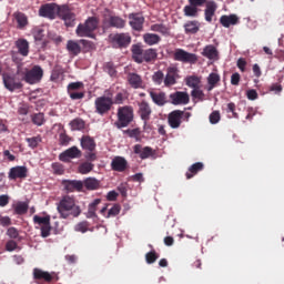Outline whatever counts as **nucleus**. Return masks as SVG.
<instances>
[{"mask_svg":"<svg viewBox=\"0 0 284 284\" xmlns=\"http://www.w3.org/2000/svg\"><path fill=\"white\" fill-rule=\"evenodd\" d=\"M57 210L60 214V219H70V216H73L77 219V216L81 215V206L77 205V200L74 196L64 195L58 203Z\"/></svg>","mask_w":284,"mask_h":284,"instance_id":"obj_1","label":"nucleus"},{"mask_svg":"<svg viewBox=\"0 0 284 284\" xmlns=\"http://www.w3.org/2000/svg\"><path fill=\"white\" fill-rule=\"evenodd\" d=\"M18 74H21L26 83L34 85L43 79V69L40 65H34L32 69L18 67Z\"/></svg>","mask_w":284,"mask_h":284,"instance_id":"obj_2","label":"nucleus"},{"mask_svg":"<svg viewBox=\"0 0 284 284\" xmlns=\"http://www.w3.org/2000/svg\"><path fill=\"white\" fill-rule=\"evenodd\" d=\"M116 118L114 125L118 130L128 128L134 121V108L132 105L119 106Z\"/></svg>","mask_w":284,"mask_h":284,"instance_id":"obj_3","label":"nucleus"},{"mask_svg":"<svg viewBox=\"0 0 284 284\" xmlns=\"http://www.w3.org/2000/svg\"><path fill=\"white\" fill-rule=\"evenodd\" d=\"M132 59L135 61V63H150L152 61L156 60V50L154 49H146L143 50L141 45L133 44L132 49Z\"/></svg>","mask_w":284,"mask_h":284,"instance_id":"obj_4","label":"nucleus"},{"mask_svg":"<svg viewBox=\"0 0 284 284\" xmlns=\"http://www.w3.org/2000/svg\"><path fill=\"white\" fill-rule=\"evenodd\" d=\"M2 83L9 92H17L23 90V77L16 71V73L3 72Z\"/></svg>","mask_w":284,"mask_h":284,"instance_id":"obj_5","label":"nucleus"},{"mask_svg":"<svg viewBox=\"0 0 284 284\" xmlns=\"http://www.w3.org/2000/svg\"><path fill=\"white\" fill-rule=\"evenodd\" d=\"M99 28V18L89 17L84 23H80L75 33L78 37H88L89 39H94V30Z\"/></svg>","mask_w":284,"mask_h":284,"instance_id":"obj_6","label":"nucleus"},{"mask_svg":"<svg viewBox=\"0 0 284 284\" xmlns=\"http://www.w3.org/2000/svg\"><path fill=\"white\" fill-rule=\"evenodd\" d=\"M112 105H114V99H112V97H98L94 101L95 114H100V116H105V114H108L110 110H112Z\"/></svg>","mask_w":284,"mask_h":284,"instance_id":"obj_7","label":"nucleus"},{"mask_svg":"<svg viewBox=\"0 0 284 284\" xmlns=\"http://www.w3.org/2000/svg\"><path fill=\"white\" fill-rule=\"evenodd\" d=\"M109 42L112 48L122 50L132 43V37H130V33H111L109 36Z\"/></svg>","mask_w":284,"mask_h":284,"instance_id":"obj_8","label":"nucleus"},{"mask_svg":"<svg viewBox=\"0 0 284 284\" xmlns=\"http://www.w3.org/2000/svg\"><path fill=\"white\" fill-rule=\"evenodd\" d=\"M173 59L174 61H180L181 63H190L191 65H194V63L199 61L196 53H190L183 49H175L173 52Z\"/></svg>","mask_w":284,"mask_h":284,"instance_id":"obj_9","label":"nucleus"},{"mask_svg":"<svg viewBox=\"0 0 284 284\" xmlns=\"http://www.w3.org/2000/svg\"><path fill=\"white\" fill-rule=\"evenodd\" d=\"M61 12V6L57 3H47L40 7L39 14L40 17H44L45 19L53 20L59 17Z\"/></svg>","mask_w":284,"mask_h":284,"instance_id":"obj_10","label":"nucleus"},{"mask_svg":"<svg viewBox=\"0 0 284 284\" xmlns=\"http://www.w3.org/2000/svg\"><path fill=\"white\" fill-rule=\"evenodd\" d=\"M59 19H62L64 21V24L67 28H73L74 21H77V14L74 12L70 11V7L67 4H62L59 13Z\"/></svg>","mask_w":284,"mask_h":284,"instance_id":"obj_11","label":"nucleus"},{"mask_svg":"<svg viewBox=\"0 0 284 284\" xmlns=\"http://www.w3.org/2000/svg\"><path fill=\"white\" fill-rule=\"evenodd\" d=\"M83 153L77 148V146H71L60 153L59 160L62 161V163H70L72 159H81Z\"/></svg>","mask_w":284,"mask_h":284,"instance_id":"obj_12","label":"nucleus"},{"mask_svg":"<svg viewBox=\"0 0 284 284\" xmlns=\"http://www.w3.org/2000/svg\"><path fill=\"white\" fill-rule=\"evenodd\" d=\"M104 28H115L116 30H123L126 26L125 19L119 16H109L103 20Z\"/></svg>","mask_w":284,"mask_h":284,"instance_id":"obj_13","label":"nucleus"},{"mask_svg":"<svg viewBox=\"0 0 284 284\" xmlns=\"http://www.w3.org/2000/svg\"><path fill=\"white\" fill-rule=\"evenodd\" d=\"M138 114L140 119L144 122V125H148V121H150L152 116V106L148 101L143 100L138 103Z\"/></svg>","mask_w":284,"mask_h":284,"instance_id":"obj_14","label":"nucleus"},{"mask_svg":"<svg viewBox=\"0 0 284 284\" xmlns=\"http://www.w3.org/2000/svg\"><path fill=\"white\" fill-rule=\"evenodd\" d=\"M169 99L173 105H187L190 103V94L183 91L171 93Z\"/></svg>","mask_w":284,"mask_h":284,"instance_id":"obj_15","label":"nucleus"},{"mask_svg":"<svg viewBox=\"0 0 284 284\" xmlns=\"http://www.w3.org/2000/svg\"><path fill=\"white\" fill-rule=\"evenodd\" d=\"M149 95L151 101L158 105L159 108H163V105H168L170 100H168V94L163 91H149Z\"/></svg>","mask_w":284,"mask_h":284,"instance_id":"obj_16","label":"nucleus"},{"mask_svg":"<svg viewBox=\"0 0 284 284\" xmlns=\"http://www.w3.org/2000/svg\"><path fill=\"white\" fill-rule=\"evenodd\" d=\"M179 77V68L169 67L166 69V75L164 77V85L165 88H172V85H176V80Z\"/></svg>","mask_w":284,"mask_h":284,"instance_id":"obj_17","label":"nucleus"},{"mask_svg":"<svg viewBox=\"0 0 284 284\" xmlns=\"http://www.w3.org/2000/svg\"><path fill=\"white\" fill-rule=\"evenodd\" d=\"M183 114L184 111L181 110L172 111L168 116L170 128H172L173 130H178V128H181Z\"/></svg>","mask_w":284,"mask_h":284,"instance_id":"obj_18","label":"nucleus"},{"mask_svg":"<svg viewBox=\"0 0 284 284\" xmlns=\"http://www.w3.org/2000/svg\"><path fill=\"white\" fill-rule=\"evenodd\" d=\"M63 189L65 192H83V181L81 180H63Z\"/></svg>","mask_w":284,"mask_h":284,"instance_id":"obj_19","label":"nucleus"},{"mask_svg":"<svg viewBox=\"0 0 284 284\" xmlns=\"http://www.w3.org/2000/svg\"><path fill=\"white\" fill-rule=\"evenodd\" d=\"M129 24L136 32H141L143 30V23H145V18L141 13H131L129 14Z\"/></svg>","mask_w":284,"mask_h":284,"instance_id":"obj_20","label":"nucleus"},{"mask_svg":"<svg viewBox=\"0 0 284 284\" xmlns=\"http://www.w3.org/2000/svg\"><path fill=\"white\" fill-rule=\"evenodd\" d=\"M28 178V168L26 166H13L9 171L8 179L10 181H17V179H27Z\"/></svg>","mask_w":284,"mask_h":284,"instance_id":"obj_21","label":"nucleus"},{"mask_svg":"<svg viewBox=\"0 0 284 284\" xmlns=\"http://www.w3.org/2000/svg\"><path fill=\"white\" fill-rule=\"evenodd\" d=\"M134 154H138L142 159V161H145V159H150V156H154V149L151 146H144L141 144H135L133 146Z\"/></svg>","mask_w":284,"mask_h":284,"instance_id":"obj_22","label":"nucleus"},{"mask_svg":"<svg viewBox=\"0 0 284 284\" xmlns=\"http://www.w3.org/2000/svg\"><path fill=\"white\" fill-rule=\"evenodd\" d=\"M126 81L134 90L143 89V78L139 73L129 72L126 75Z\"/></svg>","mask_w":284,"mask_h":284,"instance_id":"obj_23","label":"nucleus"},{"mask_svg":"<svg viewBox=\"0 0 284 284\" xmlns=\"http://www.w3.org/2000/svg\"><path fill=\"white\" fill-rule=\"evenodd\" d=\"M111 170L113 172H125L128 170V160L123 156H115L111 161Z\"/></svg>","mask_w":284,"mask_h":284,"instance_id":"obj_24","label":"nucleus"},{"mask_svg":"<svg viewBox=\"0 0 284 284\" xmlns=\"http://www.w3.org/2000/svg\"><path fill=\"white\" fill-rule=\"evenodd\" d=\"M80 144L82 150H87V152H94L97 150V142L94 138L90 135H83L80 140Z\"/></svg>","mask_w":284,"mask_h":284,"instance_id":"obj_25","label":"nucleus"},{"mask_svg":"<svg viewBox=\"0 0 284 284\" xmlns=\"http://www.w3.org/2000/svg\"><path fill=\"white\" fill-rule=\"evenodd\" d=\"M202 57L209 59V61H219V50L213 44L204 47Z\"/></svg>","mask_w":284,"mask_h":284,"instance_id":"obj_26","label":"nucleus"},{"mask_svg":"<svg viewBox=\"0 0 284 284\" xmlns=\"http://www.w3.org/2000/svg\"><path fill=\"white\" fill-rule=\"evenodd\" d=\"M217 8H219V6H216V2H214V0H210L206 2V8L204 10V17H205V21H207V23H212V18L214 17V14H216Z\"/></svg>","mask_w":284,"mask_h":284,"instance_id":"obj_27","label":"nucleus"},{"mask_svg":"<svg viewBox=\"0 0 284 284\" xmlns=\"http://www.w3.org/2000/svg\"><path fill=\"white\" fill-rule=\"evenodd\" d=\"M16 48L21 57H28V54H30V43L23 38L16 41Z\"/></svg>","mask_w":284,"mask_h":284,"instance_id":"obj_28","label":"nucleus"},{"mask_svg":"<svg viewBox=\"0 0 284 284\" xmlns=\"http://www.w3.org/2000/svg\"><path fill=\"white\" fill-rule=\"evenodd\" d=\"M33 278L36 281H44L45 283H52V274H50L47 271L40 270V268H34L33 270Z\"/></svg>","mask_w":284,"mask_h":284,"instance_id":"obj_29","label":"nucleus"},{"mask_svg":"<svg viewBox=\"0 0 284 284\" xmlns=\"http://www.w3.org/2000/svg\"><path fill=\"white\" fill-rule=\"evenodd\" d=\"M220 23L223 28H230V26H239V16L230 14V16H222L220 18Z\"/></svg>","mask_w":284,"mask_h":284,"instance_id":"obj_30","label":"nucleus"},{"mask_svg":"<svg viewBox=\"0 0 284 284\" xmlns=\"http://www.w3.org/2000/svg\"><path fill=\"white\" fill-rule=\"evenodd\" d=\"M82 184L85 190H89V192L99 190L101 187V181H99L97 178H87L82 181Z\"/></svg>","mask_w":284,"mask_h":284,"instance_id":"obj_31","label":"nucleus"},{"mask_svg":"<svg viewBox=\"0 0 284 284\" xmlns=\"http://www.w3.org/2000/svg\"><path fill=\"white\" fill-rule=\"evenodd\" d=\"M204 168L205 165L202 162H196L192 164L185 174L186 179L187 180L193 179L194 176H196V174H199V172H203Z\"/></svg>","mask_w":284,"mask_h":284,"instance_id":"obj_32","label":"nucleus"},{"mask_svg":"<svg viewBox=\"0 0 284 284\" xmlns=\"http://www.w3.org/2000/svg\"><path fill=\"white\" fill-rule=\"evenodd\" d=\"M201 30V23L196 20L187 21L184 24L185 34H196Z\"/></svg>","mask_w":284,"mask_h":284,"instance_id":"obj_33","label":"nucleus"},{"mask_svg":"<svg viewBox=\"0 0 284 284\" xmlns=\"http://www.w3.org/2000/svg\"><path fill=\"white\" fill-rule=\"evenodd\" d=\"M13 17L18 23V30H24L28 26V16L23 12H16Z\"/></svg>","mask_w":284,"mask_h":284,"instance_id":"obj_34","label":"nucleus"},{"mask_svg":"<svg viewBox=\"0 0 284 284\" xmlns=\"http://www.w3.org/2000/svg\"><path fill=\"white\" fill-rule=\"evenodd\" d=\"M67 50L74 57L81 54V45L74 40H69L67 43Z\"/></svg>","mask_w":284,"mask_h":284,"instance_id":"obj_35","label":"nucleus"},{"mask_svg":"<svg viewBox=\"0 0 284 284\" xmlns=\"http://www.w3.org/2000/svg\"><path fill=\"white\" fill-rule=\"evenodd\" d=\"M143 40L148 45H156L161 42V37L156 33H145Z\"/></svg>","mask_w":284,"mask_h":284,"instance_id":"obj_36","label":"nucleus"},{"mask_svg":"<svg viewBox=\"0 0 284 284\" xmlns=\"http://www.w3.org/2000/svg\"><path fill=\"white\" fill-rule=\"evenodd\" d=\"M101 204V199H95L93 202L89 204L88 209V219H94L97 216V207Z\"/></svg>","mask_w":284,"mask_h":284,"instance_id":"obj_37","label":"nucleus"},{"mask_svg":"<svg viewBox=\"0 0 284 284\" xmlns=\"http://www.w3.org/2000/svg\"><path fill=\"white\" fill-rule=\"evenodd\" d=\"M92 170H94V164L91 162H82L79 166H78V172L79 174H90V172H92Z\"/></svg>","mask_w":284,"mask_h":284,"instance_id":"obj_38","label":"nucleus"},{"mask_svg":"<svg viewBox=\"0 0 284 284\" xmlns=\"http://www.w3.org/2000/svg\"><path fill=\"white\" fill-rule=\"evenodd\" d=\"M186 85L195 90L196 88H201V78L196 75H190L186 78Z\"/></svg>","mask_w":284,"mask_h":284,"instance_id":"obj_39","label":"nucleus"},{"mask_svg":"<svg viewBox=\"0 0 284 284\" xmlns=\"http://www.w3.org/2000/svg\"><path fill=\"white\" fill-rule=\"evenodd\" d=\"M219 81H221V75H219L217 73H210L207 78L209 92H211V90H214V88H216V83H219Z\"/></svg>","mask_w":284,"mask_h":284,"instance_id":"obj_40","label":"nucleus"},{"mask_svg":"<svg viewBox=\"0 0 284 284\" xmlns=\"http://www.w3.org/2000/svg\"><path fill=\"white\" fill-rule=\"evenodd\" d=\"M183 12L185 17H199V7L194 4L185 6Z\"/></svg>","mask_w":284,"mask_h":284,"instance_id":"obj_41","label":"nucleus"},{"mask_svg":"<svg viewBox=\"0 0 284 284\" xmlns=\"http://www.w3.org/2000/svg\"><path fill=\"white\" fill-rule=\"evenodd\" d=\"M152 81L155 85H161L162 83H165V74H163V71H155L152 75Z\"/></svg>","mask_w":284,"mask_h":284,"instance_id":"obj_42","label":"nucleus"},{"mask_svg":"<svg viewBox=\"0 0 284 284\" xmlns=\"http://www.w3.org/2000/svg\"><path fill=\"white\" fill-rule=\"evenodd\" d=\"M26 141L31 150H36V148H39V143H41L43 139L41 138V135H37L32 138H27Z\"/></svg>","mask_w":284,"mask_h":284,"instance_id":"obj_43","label":"nucleus"},{"mask_svg":"<svg viewBox=\"0 0 284 284\" xmlns=\"http://www.w3.org/2000/svg\"><path fill=\"white\" fill-rule=\"evenodd\" d=\"M63 75V67L55 65L51 73V81H58Z\"/></svg>","mask_w":284,"mask_h":284,"instance_id":"obj_44","label":"nucleus"},{"mask_svg":"<svg viewBox=\"0 0 284 284\" xmlns=\"http://www.w3.org/2000/svg\"><path fill=\"white\" fill-rule=\"evenodd\" d=\"M31 121L34 125L41 126L43 123H45V116L43 113H34L31 115Z\"/></svg>","mask_w":284,"mask_h":284,"instance_id":"obj_45","label":"nucleus"},{"mask_svg":"<svg viewBox=\"0 0 284 284\" xmlns=\"http://www.w3.org/2000/svg\"><path fill=\"white\" fill-rule=\"evenodd\" d=\"M191 97L193 99H197L199 101H204L205 100V93L203 90H201V87H197L191 91Z\"/></svg>","mask_w":284,"mask_h":284,"instance_id":"obj_46","label":"nucleus"},{"mask_svg":"<svg viewBox=\"0 0 284 284\" xmlns=\"http://www.w3.org/2000/svg\"><path fill=\"white\" fill-rule=\"evenodd\" d=\"M14 212L16 214H26L28 212V203L26 202H18L16 205H14Z\"/></svg>","mask_w":284,"mask_h":284,"instance_id":"obj_47","label":"nucleus"},{"mask_svg":"<svg viewBox=\"0 0 284 284\" xmlns=\"http://www.w3.org/2000/svg\"><path fill=\"white\" fill-rule=\"evenodd\" d=\"M158 258H159V253H156V251L154 250L145 254V261L148 265H152V263H156Z\"/></svg>","mask_w":284,"mask_h":284,"instance_id":"obj_48","label":"nucleus"},{"mask_svg":"<svg viewBox=\"0 0 284 284\" xmlns=\"http://www.w3.org/2000/svg\"><path fill=\"white\" fill-rule=\"evenodd\" d=\"M33 223L38 225H50V215H47L44 217H41L39 215L33 216Z\"/></svg>","mask_w":284,"mask_h":284,"instance_id":"obj_49","label":"nucleus"},{"mask_svg":"<svg viewBox=\"0 0 284 284\" xmlns=\"http://www.w3.org/2000/svg\"><path fill=\"white\" fill-rule=\"evenodd\" d=\"M152 32H160L161 34H170V29L164 24H153L151 26Z\"/></svg>","mask_w":284,"mask_h":284,"instance_id":"obj_50","label":"nucleus"},{"mask_svg":"<svg viewBox=\"0 0 284 284\" xmlns=\"http://www.w3.org/2000/svg\"><path fill=\"white\" fill-rule=\"evenodd\" d=\"M72 141V138L65 133V129H62V132L59 135L60 145H68Z\"/></svg>","mask_w":284,"mask_h":284,"instance_id":"obj_51","label":"nucleus"},{"mask_svg":"<svg viewBox=\"0 0 284 284\" xmlns=\"http://www.w3.org/2000/svg\"><path fill=\"white\" fill-rule=\"evenodd\" d=\"M79 43L83 45L84 52H92V50H95L97 45H94V42L89 40H80Z\"/></svg>","mask_w":284,"mask_h":284,"instance_id":"obj_52","label":"nucleus"},{"mask_svg":"<svg viewBox=\"0 0 284 284\" xmlns=\"http://www.w3.org/2000/svg\"><path fill=\"white\" fill-rule=\"evenodd\" d=\"M121 213V205L114 204L108 212L106 219H112L114 216H119Z\"/></svg>","mask_w":284,"mask_h":284,"instance_id":"obj_53","label":"nucleus"},{"mask_svg":"<svg viewBox=\"0 0 284 284\" xmlns=\"http://www.w3.org/2000/svg\"><path fill=\"white\" fill-rule=\"evenodd\" d=\"M90 230V223L88 221L80 222L75 225V232H81L82 234H85Z\"/></svg>","mask_w":284,"mask_h":284,"instance_id":"obj_54","label":"nucleus"},{"mask_svg":"<svg viewBox=\"0 0 284 284\" xmlns=\"http://www.w3.org/2000/svg\"><path fill=\"white\" fill-rule=\"evenodd\" d=\"M72 130H83L85 128V122L81 119H75L70 122Z\"/></svg>","mask_w":284,"mask_h":284,"instance_id":"obj_55","label":"nucleus"},{"mask_svg":"<svg viewBox=\"0 0 284 284\" xmlns=\"http://www.w3.org/2000/svg\"><path fill=\"white\" fill-rule=\"evenodd\" d=\"M41 236L42 239H48V236H50L51 232H52V225L49 224H44L41 226Z\"/></svg>","mask_w":284,"mask_h":284,"instance_id":"obj_56","label":"nucleus"},{"mask_svg":"<svg viewBox=\"0 0 284 284\" xmlns=\"http://www.w3.org/2000/svg\"><path fill=\"white\" fill-rule=\"evenodd\" d=\"M83 88V82H71L68 84V92H77V90H81Z\"/></svg>","mask_w":284,"mask_h":284,"instance_id":"obj_57","label":"nucleus"},{"mask_svg":"<svg viewBox=\"0 0 284 284\" xmlns=\"http://www.w3.org/2000/svg\"><path fill=\"white\" fill-rule=\"evenodd\" d=\"M210 123H212V125H216V123H219V121H221V112L219 111H213L210 116Z\"/></svg>","mask_w":284,"mask_h":284,"instance_id":"obj_58","label":"nucleus"},{"mask_svg":"<svg viewBox=\"0 0 284 284\" xmlns=\"http://www.w3.org/2000/svg\"><path fill=\"white\" fill-rule=\"evenodd\" d=\"M43 29L37 27L33 29V37L36 39V41H43V37H45V34H43Z\"/></svg>","mask_w":284,"mask_h":284,"instance_id":"obj_59","label":"nucleus"},{"mask_svg":"<svg viewBox=\"0 0 284 284\" xmlns=\"http://www.w3.org/2000/svg\"><path fill=\"white\" fill-rule=\"evenodd\" d=\"M72 101H79L85 97V92L71 91L68 92Z\"/></svg>","mask_w":284,"mask_h":284,"instance_id":"obj_60","label":"nucleus"},{"mask_svg":"<svg viewBox=\"0 0 284 284\" xmlns=\"http://www.w3.org/2000/svg\"><path fill=\"white\" fill-rule=\"evenodd\" d=\"M19 234L20 232L14 226H11L7 230V236H9V239H19Z\"/></svg>","mask_w":284,"mask_h":284,"instance_id":"obj_61","label":"nucleus"},{"mask_svg":"<svg viewBox=\"0 0 284 284\" xmlns=\"http://www.w3.org/2000/svg\"><path fill=\"white\" fill-rule=\"evenodd\" d=\"M125 101V95L121 92L116 93L114 100H113V105H121Z\"/></svg>","mask_w":284,"mask_h":284,"instance_id":"obj_62","label":"nucleus"},{"mask_svg":"<svg viewBox=\"0 0 284 284\" xmlns=\"http://www.w3.org/2000/svg\"><path fill=\"white\" fill-rule=\"evenodd\" d=\"M123 134H128L130 139H135V136H139L140 131L139 129H128L123 131Z\"/></svg>","mask_w":284,"mask_h":284,"instance_id":"obj_63","label":"nucleus"},{"mask_svg":"<svg viewBox=\"0 0 284 284\" xmlns=\"http://www.w3.org/2000/svg\"><path fill=\"white\" fill-rule=\"evenodd\" d=\"M17 247H19V245L13 240L8 241L6 244L7 252H14Z\"/></svg>","mask_w":284,"mask_h":284,"instance_id":"obj_64","label":"nucleus"}]
</instances>
